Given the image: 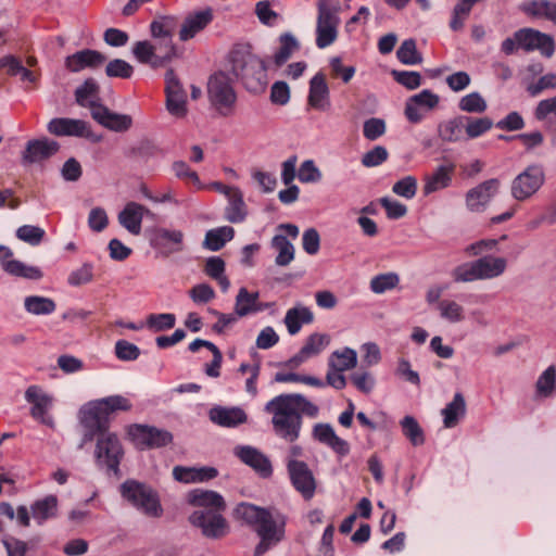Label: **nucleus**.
<instances>
[{"label":"nucleus","instance_id":"nucleus-1","mask_svg":"<svg viewBox=\"0 0 556 556\" xmlns=\"http://www.w3.org/2000/svg\"><path fill=\"white\" fill-rule=\"evenodd\" d=\"M132 407L129 399L123 395H111L92 402L80 410V422L85 429L79 447L97 439L94 456L99 466H105L109 473H119V464L124 450L117 434L110 432V415L116 412H128Z\"/></svg>","mask_w":556,"mask_h":556},{"label":"nucleus","instance_id":"nucleus-2","mask_svg":"<svg viewBox=\"0 0 556 556\" xmlns=\"http://www.w3.org/2000/svg\"><path fill=\"white\" fill-rule=\"evenodd\" d=\"M265 410L273 416L274 433L285 442L293 443L300 438L303 415L316 418L319 408L301 394H280L267 402Z\"/></svg>","mask_w":556,"mask_h":556},{"label":"nucleus","instance_id":"nucleus-3","mask_svg":"<svg viewBox=\"0 0 556 556\" xmlns=\"http://www.w3.org/2000/svg\"><path fill=\"white\" fill-rule=\"evenodd\" d=\"M235 517L253 527L260 536L254 556H262L285 538L286 516L274 508H264L250 503H240L235 508Z\"/></svg>","mask_w":556,"mask_h":556},{"label":"nucleus","instance_id":"nucleus-4","mask_svg":"<svg viewBox=\"0 0 556 556\" xmlns=\"http://www.w3.org/2000/svg\"><path fill=\"white\" fill-rule=\"evenodd\" d=\"M230 71L241 79L251 92H261L267 85V67L263 60L247 51L235 50L230 53Z\"/></svg>","mask_w":556,"mask_h":556},{"label":"nucleus","instance_id":"nucleus-5","mask_svg":"<svg viewBox=\"0 0 556 556\" xmlns=\"http://www.w3.org/2000/svg\"><path fill=\"white\" fill-rule=\"evenodd\" d=\"M316 46L325 49L338 38L341 5L338 0H317Z\"/></svg>","mask_w":556,"mask_h":556},{"label":"nucleus","instance_id":"nucleus-6","mask_svg":"<svg viewBox=\"0 0 556 556\" xmlns=\"http://www.w3.org/2000/svg\"><path fill=\"white\" fill-rule=\"evenodd\" d=\"M206 89L211 105L223 116L231 115L237 102L232 79L225 72L214 73Z\"/></svg>","mask_w":556,"mask_h":556},{"label":"nucleus","instance_id":"nucleus-7","mask_svg":"<svg viewBox=\"0 0 556 556\" xmlns=\"http://www.w3.org/2000/svg\"><path fill=\"white\" fill-rule=\"evenodd\" d=\"M121 494L132 506L149 517L157 518L163 514L157 493L144 483L126 480L121 485Z\"/></svg>","mask_w":556,"mask_h":556},{"label":"nucleus","instance_id":"nucleus-8","mask_svg":"<svg viewBox=\"0 0 556 556\" xmlns=\"http://www.w3.org/2000/svg\"><path fill=\"white\" fill-rule=\"evenodd\" d=\"M545 173L540 165H529L510 182V195L519 202L531 199L544 185Z\"/></svg>","mask_w":556,"mask_h":556},{"label":"nucleus","instance_id":"nucleus-9","mask_svg":"<svg viewBox=\"0 0 556 556\" xmlns=\"http://www.w3.org/2000/svg\"><path fill=\"white\" fill-rule=\"evenodd\" d=\"M502 182L498 178L481 181L465 193V207L470 213H483L498 194Z\"/></svg>","mask_w":556,"mask_h":556},{"label":"nucleus","instance_id":"nucleus-10","mask_svg":"<svg viewBox=\"0 0 556 556\" xmlns=\"http://www.w3.org/2000/svg\"><path fill=\"white\" fill-rule=\"evenodd\" d=\"M128 435L140 450L164 447L173 441V434L169 431L148 425H131Z\"/></svg>","mask_w":556,"mask_h":556},{"label":"nucleus","instance_id":"nucleus-11","mask_svg":"<svg viewBox=\"0 0 556 556\" xmlns=\"http://www.w3.org/2000/svg\"><path fill=\"white\" fill-rule=\"evenodd\" d=\"M223 510H195L189 521L192 526L201 529L202 534L210 539H220L228 532L226 519L222 516Z\"/></svg>","mask_w":556,"mask_h":556},{"label":"nucleus","instance_id":"nucleus-12","mask_svg":"<svg viewBox=\"0 0 556 556\" xmlns=\"http://www.w3.org/2000/svg\"><path fill=\"white\" fill-rule=\"evenodd\" d=\"M25 400L31 404L30 416L40 424L53 428L54 419L50 415L53 406V397L39 386H29L25 391Z\"/></svg>","mask_w":556,"mask_h":556},{"label":"nucleus","instance_id":"nucleus-13","mask_svg":"<svg viewBox=\"0 0 556 556\" xmlns=\"http://www.w3.org/2000/svg\"><path fill=\"white\" fill-rule=\"evenodd\" d=\"M166 110L176 118H184L188 113L187 93L173 70L165 74Z\"/></svg>","mask_w":556,"mask_h":556},{"label":"nucleus","instance_id":"nucleus-14","mask_svg":"<svg viewBox=\"0 0 556 556\" xmlns=\"http://www.w3.org/2000/svg\"><path fill=\"white\" fill-rule=\"evenodd\" d=\"M292 486L305 501L314 497L317 482L305 462H291L287 469Z\"/></svg>","mask_w":556,"mask_h":556},{"label":"nucleus","instance_id":"nucleus-15","mask_svg":"<svg viewBox=\"0 0 556 556\" xmlns=\"http://www.w3.org/2000/svg\"><path fill=\"white\" fill-rule=\"evenodd\" d=\"M151 244L161 255L168 257L185 250V233L179 229L160 227L154 230Z\"/></svg>","mask_w":556,"mask_h":556},{"label":"nucleus","instance_id":"nucleus-16","mask_svg":"<svg viewBox=\"0 0 556 556\" xmlns=\"http://www.w3.org/2000/svg\"><path fill=\"white\" fill-rule=\"evenodd\" d=\"M439 101L438 94L425 89L407 99L405 116L410 123H419L424 119L426 112L437 108Z\"/></svg>","mask_w":556,"mask_h":556},{"label":"nucleus","instance_id":"nucleus-17","mask_svg":"<svg viewBox=\"0 0 556 556\" xmlns=\"http://www.w3.org/2000/svg\"><path fill=\"white\" fill-rule=\"evenodd\" d=\"M0 265L11 276L29 280H40L43 276L39 267L14 260L12 250L4 245H0Z\"/></svg>","mask_w":556,"mask_h":556},{"label":"nucleus","instance_id":"nucleus-18","mask_svg":"<svg viewBox=\"0 0 556 556\" xmlns=\"http://www.w3.org/2000/svg\"><path fill=\"white\" fill-rule=\"evenodd\" d=\"M233 454L261 477L268 478L271 476L273 467L269 458L257 448L250 445H239L235 447Z\"/></svg>","mask_w":556,"mask_h":556},{"label":"nucleus","instance_id":"nucleus-19","mask_svg":"<svg viewBox=\"0 0 556 556\" xmlns=\"http://www.w3.org/2000/svg\"><path fill=\"white\" fill-rule=\"evenodd\" d=\"M307 105L319 112L331 108L330 90L323 73L315 74L309 80Z\"/></svg>","mask_w":556,"mask_h":556},{"label":"nucleus","instance_id":"nucleus-20","mask_svg":"<svg viewBox=\"0 0 556 556\" xmlns=\"http://www.w3.org/2000/svg\"><path fill=\"white\" fill-rule=\"evenodd\" d=\"M516 40L518 47L525 50H540L546 56H551L554 52L553 39L531 28L516 31Z\"/></svg>","mask_w":556,"mask_h":556},{"label":"nucleus","instance_id":"nucleus-21","mask_svg":"<svg viewBox=\"0 0 556 556\" xmlns=\"http://www.w3.org/2000/svg\"><path fill=\"white\" fill-rule=\"evenodd\" d=\"M213 20V11L207 8L188 14L180 27L179 39L188 41L202 31Z\"/></svg>","mask_w":556,"mask_h":556},{"label":"nucleus","instance_id":"nucleus-22","mask_svg":"<svg viewBox=\"0 0 556 556\" xmlns=\"http://www.w3.org/2000/svg\"><path fill=\"white\" fill-rule=\"evenodd\" d=\"M92 118L103 127L116 132L127 131L132 126L130 115L112 112L104 105L93 109Z\"/></svg>","mask_w":556,"mask_h":556},{"label":"nucleus","instance_id":"nucleus-23","mask_svg":"<svg viewBox=\"0 0 556 556\" xmlns=\"http://www.w3.org/2000/svg\"><path fill=\"white\" fill-rule=\"evenodd\" d=\"M60 149L56 141L42 138L29 140L23 152V161L25 163H39L54 155Z\"/></svg>","mask_w":556,"mask_h":556},{"label":"nucleus","instance_id":"nucleus-24","mask_svg":"<svg viewBox=\"0 0 556 556\" xmlns=\"http://www.w3.org/2000/svg\"><path fill=\"white\" fill-rule=\"evenodd\" d=\"M106 61L105 55L96 50H80L65 59V67L73 73L85 68H98Z\"/></svg>","mask_w":556,"mask_h":556},{"label":"nucleus","instance_id":"nucleus-25","mask_svg":"<svg viewBox=\"0 0 556 556\" xmlns=\"http://www.w3.org/2000/svg\"><path fill=\"white\" fill-rule=\"evenodd\" d=\"M47 129L54 136L88 137V124L81 119L58 117L48 123Z\"/></svg>","mask_w":556,"mask_h":556},{"label":"nucleus","instance_id":"nucleus-26","mask_svg":"<svg viewBox=\"0 0 556 556\" xmlns=\"http://www.w3.org/2000/svg\"><path fill=\"white\" fill-rule=\"evenodd\" d=\"M210 420L224 428H236L248 420V415L240 407L215 406L210 409Z\"/></svg>","mask_w":556,"mask_h":556},{"label":"nucleus","instance_id":"nucleus-27","mask_svg":"<svg viewBox=\"0 0 556 556\" xmlns=\"http://www.w3.org/2000/svg\"><path fill=\"white\" fill-rule=\"evenodd\" d=\"M187 500L199 510H225L226 507L223 496L211 490L194 489L188 493Z\"/></svg>","mask_w":556,"mask_h":556},{"label":"nucleus","instance_id":"nucleus-28","mask_svg":"<svg viewBox=\"0 0 556 556\" xmlns=\"http://www.w3.org/2000/svg\"><path fill=\"white\" fill-rule=\"evenodd\" d=\"M146 207L136 202H129L118 214L119 224L131 235L138 236L141 232V224Z\"/></svg>","mask_w":556,"mask_h":556},{"label":"nucleus","instance_id":"nucleus-29","mask_svg":"<svg viewBox=\"0 0 556 556\" xmlns=\"http://www.w3.org/2000/svg\"><path fill=\"white\" fill-rule=\"evenodd\" d=\"M267 304L258 301L257 292H249L245 288H241L236 296L235 314L238 317H244L264 311Z\"/></svg>","mask_w":556,"mask_h":556},{"label":"nucleus","instance_id":"nucleus-30","mask_svg":"<svg viewBox=\"0 0 556 556\" xmlns=\"http://www.w3.org/2000/svg\"><path fill=\"white\" fill-rule=\"evenodd\" d=\"M454 168L453 164L441 165L432 174L426 176L424 185L425 195L447 188L452 182Z\"/></svg>","mask_w":556,"mask_h":556},{"label":"nucleus","instance_id":"nucleus-31","mask_svg":"<svg viewBox=\"0 0 556 556\" xmlns=\"http://www.w3.org/2000/svg\"><path fill=\"white\" fill-rule=\"evenodd\" d=\"M314 319L313 312L301 304L289 308L286 313L283 323L291 336L296 334L303 325L311 324Z\"/></svg>","mask_w":556,"mask_h":556},{"label":"nucleus","instance_id":"nucleus-32","mask_svg":"<svg viewBox=\"0 0 556 556\" xmlns=\"http://www.w3.org/2000/svg\"><path fill=\"white\" fill-rule=\"evenodd\" d=\"M480 280H490L500 277L507 267L504 257L484 256L476 260Z\"/></svg>","mask_w":556,"mask_h":556},{"label":"nucleus","instance_id":"nucleus-33","mask_svg":"<svg viewBox=\"0 0 556 556\" xmlns=\"http://www.w3.org/2000/svg\"><path fill=\"white\" fill-rule=\"evenodd\" d=\"M30 513L38 525H43L47 520L52 519L58 513V497L55 495H47L37 500L30 505Z\"/></svg>","mask_w":556,"mask_h":556},{"label":"nucleus","instance_id":"nucleus-34","mask_svg":"<svg viewBox=\"0 0 556 556\" xmlns=\"http://www.w3.org/2000/svg\"><path fill=\"white\" fill-rule=\"evenodd\" d=\"M75 97L79 105L90 109L91 116L94 108L102 106L99 103V86L92 78L87 79L76 89Z\"/></svg>","mask_w":556,"mask_h":556},{"label":"nucleus","instance_id":"nucleus-35","mask_svg":"<svg viewBox=\"0 0 556 556\" xmlns=\"http://www.w3.org/2000/svg\"><path fill=\"white\" fill-rule=\"evenodd\" d=\"M279 48L275 52L273 60L276 66L285 64L300 49V42L291 33H285L279 36Z\"/></svg>","mask_w":556,"mask_h":556},{"label":"nucleus","instance_id":"nucleus-36","mask_svg":"<svg viewBox=\"0 0 556 556\" xmlns=\"http://www.w3.org/2000/svg\"><path fill=\"white\" fill-rule=\"evenodd\" d=\"M235 236V229L230 226H222L208 230L205 233L203 247L210 251L220 250Z\"/></svg>","mask_w":556,"mask_h":556},{"label":"nucleus","instance_id":"nucleus-37","mask_svg":"<svg viewBox=\"0 0 556 556\" xmlns=\"http://www.w3.org/2000/svg\"><path fill=\"white\" fill-rule=\"evenodd\" d=\"M227 200L228 205L225 208V218L233 224L242 223L247 217V206L242 192L237 189Z\"/></svg>","mask_w":556,"mask_h":556},{"label":"nucleus","instance_id":"nucleus-38","mask_svg":"<svg viewBox=\"0 0 556 556\" xmlns=\"http://www.w3.org/2000/svg\"><path fill=\"white\" fill-rule=\"evenodd\" d=\"M131 53L139 63L148 64L153 68L163 66L149 40L136 41L131 47Z\"/></svg>","mask_w":556,"mask_h":556},{"label":"nucleus","instance_id":"nucleus-39","mask_svg":"<svg viewBox=\"0 0 556 556\" xmlns=\"http://www.w3.org/2000/svg\"><path fill=\"white\" fill-rule=\"evenodd\" d=\"M466 413V403L465 399L460 393H456L453 397V401L446 405V407L442 410V415L444 417L443 422L445 428L455 427L459 418L463 417Z\"/></svg>","mask_w":556,"mask_h":556},{"label":"nucleus","instance_id":"nucleus-40","mask_svg":"<svg viewBox=\"0 0 556 556\" xmlns=\"http://www.w3.org/2000/svg\"><path fill=\"white\" fill-rule=\"evenodd\" d=\"M24 308L31 315H50L56 309V304L47 296L29 295L24 299Z\"/></svg>","mask_w":556,"mask_h":556},{"label":"nucleus","instance_id":"nucleus-41","mask_svg":"<svg viewBox=\"0 0 556 556\" xmlns=\"http://www.w3.org/2000/svg\"><path fill=\"white\" fill-rule=\"evenodd\" d=\"M273 248L278 252L275 263L287 266L294 260V247L286 235H276L271 240Z\"/></svg>","mask_w":556,"mask_h":556},{"label":"nucleus","instance_id":"nucleus-42","mask_svg":"<svg viewBox=\"0 0 556 556\" xmlns=\"http://www.w3.org/2000/svg\"><path fill=\"white\" fill-rule=\"evenodd\" d=\"M261 368V357L254 351L251 353V361L240 364L239 371L243 375L249 374L250 377L245 381V390L251 394H256V380Z\"/></svg>","mask_w":556,"mask_h":556},{"label":"nucleus","instance_id":"nucleus-43","mask_svg":"<svg viewBox=\"0 0 556 556\" xmlns=\"http://www.w3.org/2000/svg\"><path fill=\"white\" fill-rule=\"evenodd\" d=\"M355 350H334L328 359V367L337 371H345L356 365Z\"/></svg>","mask_w":556,"mask_h":556},{"label":"nucleus","instance_id":"nucleus-44","mask_svg":"<svg viewBox=\"0 0 556 556\" xmlns=\"http://www.w3.org/2000/svg\"><path fill=\"white\" fill-rule=\"evenodd\" d=\"M175 28L176 17L160 16L151 22L150 34L152 38L173 39Z\"/></svg>","mask_w":556,"mask_h":556},{"label":"nucleus","instance_id":"nucleus-45","mask_svg":"<svg viewBox=\"0 0 556 556\" xmlns=\"http://www.w3.org/2000/svg\"><path fill=\"white\" fill-rule=\"evenodd\" d=\"M437 311L441 318L453 324L460 323L465 319L464 307L454 300H442L438 303Z\"/></svg>","mask_w":556,"mask_h":556},{"label":"nucleus","instance_id":"nucleus-46","mask_svg":"<svg viewBox=\"0 0 556 556\" xmlns=\"http://www.w3.org/2000/svg\"><path fill=\"white\" fill-rule=\"evenodd\" d=\"M523 10L530 15L545 17L556 24V2L546 0L532 1L525 4Z\"/></svg>","mask_w":556,"mask_h":556},{"label":"nucleus","instance_id":"nucleus-47","mask_svg":"<svg viewBox=\"0 0 556 556\" xmlns=\"http://www.w3.org/2000/svg\"><path fill=\"white\" fill-rule=\"evenodd\" d=\"M399 61L405 65H417L422 61L421 54L417 51L414 39H406L396 51Z\"/></svg>","mask_w":556,"mask_h":556},{"label":"nucleus","instance_id":"nucleus-48","mask_svg":"<svg viewBox=\"0 0 556 556\" xmlns=\"http://www.w3.org/2000/svg\"><path fill=\"white\" fill-rule=\"evenodd\" d=\"M170 168L176 178L192 182L198 190L205 189V185L200 180L198 173L185 161H175Z\"/></svg>","mask_w":556,"mask_h":556},{"label":"nucleus","instance_id":"nucleus-49","mask_svg":"<svg viewBox=\"0 0 556 556\" xmlns=\"http://www.w3.org/2000/svg\"><path fill=\"white\" fill-rule=\"evenodd\" d=\"M400 424L403 434L410 441L413 445L418 446L424 444V431L413 416H405Z\"/></svg>","mask_w":556,"mask_h":556},{"label":"nucleus","instance_id":"nucleus-50","mask_svg":"<svg viewBox=\"0 0 556 556\" xmlns=\"http://www.w3.org/2000/svg\"><path fill=\"white\" fill-rule=\"evenodd\" d=\"M463 117L450 119L439 125V136L443 141H457L463 132Z\"/></svg>","mask_w":556,"mask_h":556},{"label":"nucleus","instance_id":"nucleus-51","mask_svg":"<svg viewBox=\"0 0 556 556\" xmlns=\"http://www.w3.org/2000/svg\"><path fill=\"white\" fill-rule=\"evenodd\" d=\"M399 282L400 277L395 273L380 274L371 278L370 290L376 294H381L396 288Z\"/></svg>","mask_w":556,"mask_h":556},{"label":"nucleus","instance_id":"nucleus-52","mask_svg":"<svg viewBox=\"0 0 556 556\" xmlns=\"http://www.w3.org/2000/svg\"><path fill=\"white\" fill-rule=\"evenodd\" d=\"M152 47L157 59L164 66L176 56V46L173 39L153 38Z\"/></svg>","mask_w":556,"mask_h":556},{"label":"nucleus","instance_id":"nucleus-53","mask_svg":"<svg viewBox=\"0 0 556 556\" xmlns=\"http://www.w3.org/2000/svg\"><path fill=\"white\" fill-rule=\"evenodd\" d=\"M452 277L456 282H472L480 280L476 261L458 265L452 271Z\"/></svg>","mask_w":556,"mask_h":556},{"label":"nucleus","instance_id":"nucleus-54","mask_svg":"<svg viewBox=\"0 0 556 556\" xmlns=\"http://www.w3.org/2000/svg\"><path fill=\"white\" fill-rule=\"evenodd\" d=\"M556 384V369L554 366H549L543 371L536 381V392L544 396H551L555 391Z\"/></svg>","mask_w":556,"mask_h":556},{"label":"nucleus","instance_id":"nucleus-55","mask_svg":"<svg viewBox=\"0 0 556 556\" xmlns=\"http://www.w3.org/2000/svg\"><path fill=\"white\" fill-rule=\"evenodd\" d=\"M93 280V265L91 263H84L80 267L71 271L67 277L70 286L79 287L89 283Z\"/></svg>","mask_w":556,"mask_h":556},{"label":"nucleus","instance_id":"nucleus-56","mask_svg":"<svg viewBox=\"0 0 556 556\" xmlns=\"http://www.w3.org/2000/svg\"><path fill=\"white\" fill-rule=\"evenodd\" d=\"M459 110L468 113H482L486 110V102L478 92H471L459 100Z\"/></svg>","mask_w":556,"mask_h":556},{"label":"nucleus","instance_id":"nucleus-57","mask_svg":"<svg viewBox=\"0 0 556 556\" xmlns=\"http://www.w3.org/2000/svg\"><path fill=\"white\" fill-rule=\"evenodd\" d=\"M417 179L414 176H405L404 178L397 180L393 187L392 191L404 199L410 200L417 193Z\"/></svg>","mask_w":556,"mask_h":556},{"label":"nucleus","instance_id":"nucleus-58","mask_svg":"<svg viewBox=\"0 0 556 556\" xmlns=\"http://www.w3.org/2000/svg\"><path fill=\"white\" fill-rule=\"evenodd\" d=\"M45 233L42 228L33 225H24L16 230V237L30 245H38L42 241Z\"/></svg>","mask_w":556,"mask_h":556},{"label":"nucleus","instance_id":"nucleus-59","mask_svg":"<svg viewBox=\"0 0 556 556\" xmlns=\"http://www.w3.org/2000/svg\"><path fill=\"white\" fill-rule=\"evenodd\" d=\"M321 177L323 174L313 160L304 161L298 172V178L303 184L318 182Z\"/></svg>","mask_w":556,"mask_h":556},{"label":"nucleus","instance_id":"nucleus-60","mask_svg":"<svg viewBox=\"0 0 556 556\" xmlns=\"http://www.w3.org/2000/svg\"><path fill=\"white\" fill-rule=\"evenodd\" d=\"M175 323L176 317L170 313L150 314L147 317V326L154 331L170 329L175 326Z\"/></svg>","mask_w":556,"mask_h":556},{"label":"nucleus","instance_id":"nucleus-61","mask_svg":"<svg viewBox=\"0 0 556 556\" xmlns=\"http://www.w3.org/2000/svg\"><path fill=\"white\" fill-rule=\"evenodd\" d=\"M134 73V67L122 59L110 61L105 67V74L109 77L130 78Z\"/></svg>","mask_w":556,"mask_h":556},{"label":"nucleus","instance_id":"nucleus-62","mask_svg":"<svg viewBox=\"0 0 556 556\" xmlns=\"http://www.w3.org/2000/svg\"><path fill=\"white\" fill-rule=\"evenodd\" d=\"M466 134L469 138H477L491 129L493 123L489 117L466 118Z\"/></svg>","mask_w":556,"mask_h":556},{"label":"nucleus","instance_id":"nucleus-63","mask_svg":"<svg viewBox=\"0 0 556 556\" xmlns=\"http://www.w3.org/2000/svg\"><path fill=\"white\" fill-rule=\"evenodd\" d=\"M389 153L382 146H376L362 156V165L365 167H375L381 165L388 160Z\"/></svg>","mask_w":556,"mask_h":556},{"label":"nucleus","instance_id":"nucleus-64","mask_svg":"<svg viewBox=\"0 0 556 556\" xmlns=\"http://www.w3.org/2000/svg\"><path fill=\"white\" fill-rule=\"evenodd\" d=\"M2 544L8 556H26L29 548L27 542L11 535H5L2 539Z\"/></svg>","mask_w":556,"mask_h":556}]
</instances>
